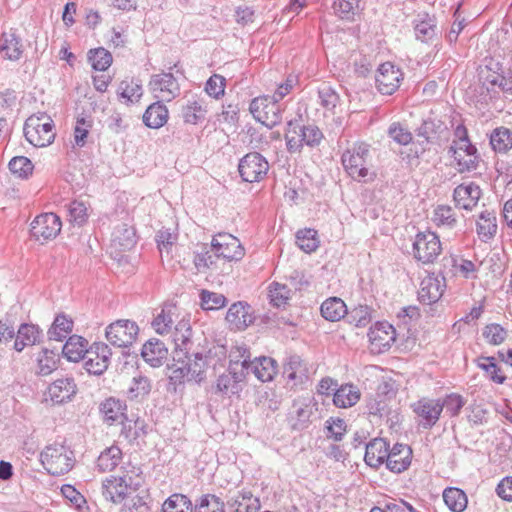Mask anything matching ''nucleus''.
<instances>
[{"label":"nucleus","mask_w":512,"mask_h":512,"mask_svg":"<svg viewBox=\"0 0 512 512\" xmlns=\"http://www.w3.org/2000/svg\"><path fill=\"white\" fill-rule=\"evenodd\" d=\"M207 366L206 357L202 352L178 350L173 352V362L168 365L170 379L175 382L195 381L204 379Z\"/></svg>","instance_id":"nucleus-1"},{"label":"nucleus","mask_w":512,"mask_h":512,"mask_svg":"<svg viewBox=\"0 0 512 512\" xmlns=\"http://www.w3.org/2000/svg\"><path fill=\"white\" fill-rule=\"evenodd\" d=\"M323 138L322 131L314 124L302 125L296 119L287 123L285 140L290 153H300L304 145L317 147Z\"/></svg>","instance_id":"nucleus-2"},{"label":"nucleus","mask_w":512,"mask_h":512,"mask_svg":"<svg viewBox=\"0 0 512 512\" xmlns=\"http://www.w3.org/2000/svg\"><path fill=\"white\" fill-rule=\"evenodd\" d=\"M341 162L354 180L366 181L369 175L370 146L363 142L354 144L342 154Z\"/></svg>","instance_id":"nucleus-3"},{"label":"nucleus","mask_w":512,"mask_h":512,"mask_svg":"<svg viewBox=\"0 0 512 512\" xmlns=\"http://www.w3.org/2000/svg\"><path fill=\"white\" fill-rule=\"evenodd\" d=\"M40 461L47 472L53 476L68 473L74 465V455L71 450L61 444H51L40 454Z\"/></svg>","instance_id":"nucleus-4"},{"label":"nucleus","mask_w":512,"mask_h":512,"mask_svg":"<svg viewBox=\"0 0 512 512\" xmlns=\"http://www.w3.org/2000/svg\"><path fill=\"white\" fill-rule=\"evenodd\" d=\"M139 474L135 468L131 471L123 472L122 475L110 476L102 483V494L106 500L113 503H121L127 496L129 490L135 491L139 482L136 481Z\"/></svg>","instance_id":"nucleus-5"},{"label":"nucleus","mask_w":512,"mask_h":512,"mask_svg":"<svg viewBox=\"0 0 512 512\" xmlns=\"http://www.w3.org/2000/svg\"><path fill=\"white\" fill-rule=\"evenodd\" d=\"M249 110L255 120L268 128H273L282 120L281 105L279 100L273 96L265 95L254 98L250 103Z\"/></svg>","instance_id":"nucleus-6"},{"label":"nucleus","mask_w":512,"mask_h":512,"mask_svg":"<svg viewBox=\"0 0 512 512\" xmlns=\"http://www.w3.org/2000/svg\"><path fill=\"white\" fill-rule=\"evenodd\" d=\"M441 252L439 237L430 231L419 232L412 246L413 257L423 264L433 263Z\"/></svg>","instance_id":"nucleus-7"},{"label":"nucleus","mask_w":512,"mask_h":512,"mask_svg":"<svg viewBox=\"0 0 512 512\" xmlns=\"http://www.w3.org/2000/svg\"><path fill=\"white\" fill-rule=\"evenodd\" d=\"M269 170L268 161L258 152H251L240 159L238 171L243 181H261Z\"/></svg>","instance_id":"nucleus-8"},{"label":"nucleus","mask_w":512,"mask_h":512,"mask_svg":"<svg viewBox=\"0 0 512 512\" xmlns=\"http://www.w3.org/2000/svg\"><path fill=\"white\" fill-rule=\"evenodd\" d=\"M137 324L130 320H117L106 328L107 340L116 347L131 345L138 334Z\"/></svg>","instance_id":"nucleus-9"},{"label":"nucleus","mask_w":512,"mask_h":512,"mask_svg":"<svg viewBox=\"0 0 512 512\" xmlns=\"http://www.w3.org/2000/svg\"><path fill=\"white\" fill-rule=\"evenodd\" d=\"M212 250L217 257L229 261H239L245 254L239 239L228 233H219L213 237Z\"/></svg>","instance_id":"nucleus-10"},{"label":"nucleus","mask_w":512,"mask_h":512,"mask_svg":"<svg viewBox=\"0 0 512 512\" xmlns=\"http://www.w3.org/2000/svg\"><path fill=\"white\" fill-rule=\"evenodd\" d=\"M61 220L54 213L37 216L31 223L30 233L36 240L47 241L55 238L61 231Z\"/></svg>","instance_id":"nucleus-11"},{"label":"nucleus","mask_w":512,"mask_h":512,"mask_svg":"<svg viewBox=\"0 0 512 512\" xmlns=\"http://www.w3.org/2000/svg\"><path fill=\"white\" fill-rule=\"evenodd\" d=\"M411 407L419 419L418 425L423 429H431L442 413L440 399L422 398L413 403Z\"/></svg>","instance_id":"nucleus-12"},{"label":"nucleus","mask_w":512,"mask_h":512,"mask_svg":"<svg viewBox=\"0 0 512 512\" xmlns=\"http://www.w3.org/2000/svg\"><path fill=\"white\" fill-rule=\"evenodd\" d=\"M111 357V351L105 343H94L84 358V368L89 374L101 375L108 366Z\"/></svg>","instance_id":"nucleus-13"},{"label":"nucleus","mask_w":512,"mask_h":512,"mask_svg":"<svg viewBox=\"0 0 512 512\" xmlns=\"http://www.w3.org/2000/svg\"><path fill=\"white\" fill-rule=\"evenodd\" d=\"M24 135L27 141L35 147H46L54 140L52 124L40 123L39 119H28L24 126Z\"/></svg>","instance_id":"nucleus-14"},{"label":"nucleus","mask_w":512,"mask_h":512,"mask_svg":"<svg viewBox=\"0 0 512 512\" xmlns=\"http://www.w3.org/2000/svg\"><path fill=\"white\" fill-rule=\"evenodd\" d=\"M241 367L245 376L252 373L258 380L262 382L271 381L277 373V363L271 357L261 356L253 360L244 359Z\"/></svg>","instance_id":"nucleus-15"},{"label":"nucleus","mask_w":512,"mask_h":512,"mask_svg":"<svg viewBox=\"0 0 512 512\" xmlns=\"http://www.w3.org/2000/svg\"><path fill=\"white\" fill-rule=\"evenodd\" d=\"M150 90L159 93L158 98L171 101L180 94V86L172 73H160L151 76Z\"/></svg>","instance_id":"nucleus-16"},{"label":"nucleus","mask_w":512,"mask_h":512,"mask_svg":"<svg viewBox=\"0 0 512 512\" xmlns=\"http://www.w3.org/2000/svg\"><path fill=\"white\" fill-rule=\"evenodd\" d=\"M402 72L392 63L386 62L380 65L376 75V84L381 94L391 95L399 87Z\"/></svg>","instance_id":"nucleus-17"},{"label":"nucleus","mask_w":512,"mask_h":512,"mask_svg":"<svg viewBox=\"0 0 512 512\" xmlns=\"http://www.w3.org/2000/svg\"><path fill=\"white\" fill-rule=\"evenodd\" d=\"M445 287L444 277L428 275L421 281L418 298L421 303L426 305L435 303L443 295Z\"/></svg>","instance_id":"nucleus-18"},{"label":"nucleus","mask_w":512,"mask_h":512,"mask_svg":"<svg viewBox=\"0 0 512 512\" xmlns=\"http://www.w3.org/2000/svg\"><path fill=\"white\" fill-rule=\"evenodd\" d=\"M226 321L229 323L230 329L232 330H245L254 321L251 307L244 302L232 304L227 311Z\"/></svg>","instance_id":"nucleus-19"},{"label":"nucleus","mask_w":512,"mask_h":512,"mask_svg":"<svg viewBox=\"0 0 512 512\" xmlns=\"http://www.w3.org/2000/svg\"><path fill=\"white\" fill-rule=\"evenodd\" d=\"M481 197V189L473 182L462 183L454 189L453 198L456 206L465 210H472Z\"/></svg>","instance_id":"nucleus-20"},{"label":"nucleus","mask_w":512,"mask_h":512,"mask_svg":"<svg viewBox=\"0 0 512 512\" xmlns=\"http://www.w3.org/2000/svg\"><path fill=\"white\" fill-rule=\"evenodd\" d=\"M386 467L394 473L405 471L411 464L412 450L406 444L396 443L389 447Z\"/></svg>","instance_id":"nucleus-21"},{"label":"nucleus","mask_w":512,"mask_h":512,"mask_svg":"<svg viewBox=\"0 0 512 512\" xmlns=\"http://www.w3.org/2000/svg\"><path fill=\"white\" fill-rule=\"evenodd\" d=\"M245 379V372L231 366L227 373L220 375L216 381V392L222 395H234L241 391V382Z\"/></svg>","instance_id":"nucleus-22"},{"label":"nucleus","mask_w":512,"mask_h":512,"mask_svg":"<svg viewBox=\"0 0 512 512\" xmlns=\"http://www.w3.org/2000/svg\"><path fill=\"white\" fill-rule=\"evenodd\" d=\"M283 374L293 386L303 385L309 379L307 364L298 355H291L284 363Z\"/></svg>","instance_id":"nucleus-23"},{"label":"nucleus","mask_w":512,"mask_h":512,"mask_svg":"<svg viewBox=\"0 0 512 512\" xmlns=\"http://www.w3.org/2000/svg\"><path fill=\"white\" fill-rule=\"evenodd\" d=\"M388 451L389 444L385 439L374 438L366 444L364 460L368 466L378 468L387 463Z\"/></svg>","instance_id":"nucleus-24"},{"label":"nucleus","mask_w":512,"mask_h":512,"mask_svg":"<svg viewBox=\"0 0 512 512\" xmlns=\"http://www.w3.org/2000/svg\"><path fill=\"white\" fill-rule=\"evenodd\" d=\"M447 132L445 123L437 117H428L424 119L422 124L416 129V135L424 140L421 144L433 143Z\"/></svg>","instance_id":"nucleus-25"},{"label":"nucleus","mask_w":512,"mask_h":512,"mask_svg":"<svg viewBox=\"0 0 512 512\" xmlns=\"http://www.w3.org/2000/svg\"><path fill=\"white\" fill-rule=\"evenodd\" d=\"M168 349L158 339L148 340L141 349V356L144 361L152 367H160L167 359Z\"/></svg>","instance_id":"nucleus-26"},{"label":"nucleus","mask_w":512,"mask_h":512,"mask_svg":"<svg viewBox=\"0 0 512 512\" xmlns=\"http://www.w3.org/2000/svg\"><path fill=\"white\" fill-rule=\"evenodd\" d=\"M77 386L72 377L55 380L48 388V393L54 403L61 404L71 399L76 393Z\"/></svg>","instance_id":"nucleus-27"},{"label":"nucleus","mask_w":512,"mask_h":512,"mask_svg":"<svg viewBox=\"0 0 512 512\" xmlns=\"http://www.w3.org/2000/svg\"><path fill=\"white\" fill-rule=\"evenodd\" d=\"M126 404L116 398H108L100 405V412L102 413L105 422L109 425L114 423H123L127 419L125 414Z\"/></svg>","instance_id":"nucleus-28"},{"label":"nucleus","mask_w":512,"mask_h":512,"mask_svg":"<svg viewBox=\"0 0 512 512\" xmlns=\"http://www.w3.org/2000/svg\"><path fill=\"white\" fill-rule=\"evenodd\" d=\"M177 308L173 304H164L161 311L155 315L152 321V327L156 333L160 335L168 334L171 331L172 325L174 324L177 314Z\"/></svg>","instance_id":"nucleus-29"},{"label":"nucleus","mask_w":512,"mask_h":512,"mask_svg":"<svg viewBox=\"0 0 512 512\" xmlns=\"http://www.w3.org/2000/svg\"><path fill=\"white\" fill-rule=\"evenodd\" d=\"M0 50L5 58L11 61L19 60L23 53L21 39L12 31L3 33L0 39Z\"/></svg>","instance_id":"nucleus-30"},{"label":"nucleus","mask_w":512,"mask_h":512,"mask_svg":"<svg viewBox=\"0 0 512 512\" xmlns=\"http://www.w3.org/2000/svg\"><path fill=\"white\" fill-rule=\"evenodd\" d=\"M87 344V340L81 336H70L62 348V353L69 361H84L86 351H88Z\"/></svg>","instance_id":"nucleus-31"},{"label":"nucleus","mask_w":512,"mask_h":512,"mask_svg":"<svg viewBox=\"0 0 512 512\" xmlns=\"http://www.w3.org/2000/svg\"><path fill=\"white\" fill-rule=\"evenodd\" d=\"M168 120V109L160 101L151 104L143 114L144 124L153 129H158L166 124Z\"/></svg>","instance_id":"nucleus-32"},{"label":"nucleus","mask_w":512,"mask_h":512,"mask_svg":"<svg viewBox=\"0 0 512 512\" xmlns=\"http://www.w3.org/2000/svg\"><path fill=\"white\" fill-rule=\"evenodd\" d=\"M192 330L188 320H180L172 334L173 342L175 344L174 352L178 350L191 351L193 342L191 341Z\"/></svg>","instance_id":"nucleus-33"},{"label":"nucleus","mask_w":512,"mask_h":512,"mask_svg":"<svg viewBox=\"0 0 512 512\" xmlns=\"http://www.w3.org/2000/svg\"><path fill=\"white\" fill-rule=\"evenodd\" d=\"M320 310L322 316L331 322H337L347 314L346 304L338 297H331L325 300L322 303Z\"/></svg>","instance_id":"nucleus-34"},{"label":"nucleus","mask_w":512,"mask_h":512,"mask_svg":"<svg viewBox=\"0 0 512 512\" xmlns=\"http://www.w3.org/2000/svg\"><path fill=\"white\" fill-rule=\"evenodd\" d=\"M40 331L33 324H22L17 332L14 348L21 352L26 346L34 345L39 341Z\"/></svg>","instance_id":"nucleus-35"},{"label":"nucleus","mask_w":512,"mask_h":512,"mask_svg":"<svg viewBox=\"0 0 512 512\" xmlns=\"http://www.w3.org/2000/svg\"><path fill=\"white\" fill-rule=\"evenodd\" d=\"M477 233L484 241L495 236L497 233V220L494 212L485 210L480 213L477 221Z\"/></svg>","instance_id":"nucleus-36"},{"label":"nucleus","mask_w":512,"mask_h":512,"mask_svg":"<svg viewBox=\"0 0 512 512\" xmlns=\"http://www.w3.org/2000/svg\"><path fill=\"white\" fill-rule=\"evenodd\" d=\"M112 241L121 250L131 249L136 243L134 228L127 224L117 226L112 233Z\"/></svg>","instance_id":"nucleus-37"},{"label":"nucleus","mask_w":512,"mask_h":512,"mask_svg":"<svg viewBox=\"0 0 512 512\" xmlns=\"http://www.w3.org/2000/svg\"><path fill=\"white\" fill-rule=\"evenodd\" d=\"M122 451L118 446L112 445L101 452L97 459V467L100 472L112 471L121 461Z\"/></svg>","instance_id":"nucleus-38"},{"label":"nucleus","mask_w":512,"mask_h":512,"mask_svg":"<svg viewBox=\"0 0 512 512\" xmlns=\"http://www.w3.org/2000/svg\"><path fill=\"white\" fill-rule=\"evenodd\" d=\"M360 399V393L353 385H344L338 388L333 395V402L337 407L347 408L355 405Z\"/></svg>","instance_id":"nucleus-39"},{"label":"nucleus","mask_w":512,"mask_h":512,"mask_svg":"<svg viewBox=\"0 0 512 512\" xmlns=\"http://www.w3.org/2000/svg\"><path fill=\"white\" fill-rule=\"evenodd\" d=\"M73 321L64 314H59L54 319L51 328L48 331L49 339L62 341L72 332Z\"/></svg>","instance_id":"nucleus-40"},{"label":"nucleus","mask_w":512,"mask_h":512,"mask_svg":"<svg viewBox=\"0 0 512 512\" xmlns=\"http://www.w3.org/2000/svg\"><path fill=\"white\" fill-rule=\"evenodd\" d=\"M443 500L453 512H462L467 506V496L459 488H446L443 492Z\"/></svg>","instance_id":"nucleus-41"},{"label":"nucleus","mask_w":512,"mask_h":512,"mask_svg":"<svg viewBox=\"0 0 512 512\" xmlns=\"http://www.w3.org/2000/svg\"><path fill=\"white\" fill-rule=\"evenodd\" d=\"M490 144L494 151L506 153L512 148V132L505 127L496 128L490 136Z\"/></svg>","instance_id":"nucleus-42"},{"label":"nucleus","mask_w":512,"mask_h":512,"mask_svg":"<svg viewBox=\"0 0 512 512\" xmlns=\"http://www.w3.org/2000/svg\"><path fill=\"white\" fill-rule=\"evenodd\" d=\"M191 500L183 494H173L165 500L162 512H192Z\"/></svg>","instance_id":"nucleus-43"},{"label":"nucleus","mask_w":512,"mask_h":512,"mask_svg":"<svg viewBox=\"0 0 512 512\" xmlns=\"http://www.w3.org/2000/svg\"><path fill=\"white\" fill-rule=\"evenodd\" d=\"M269 297L274 307L284 308L291 299V290L285 284L273 282L269 286Z\"/></svg>","instance_id":"nucleus-44"},{"label":"nucleus","mask_w":512,"mask_h":512,"mask_svg":"<svg viewBox=\"0 0 512 512\" xmlns=\"http://www.w3.org/2000/svg\"><path fill=\"white\" fill-rule=\"evenodd\" d=\"M58 361L59 357L57 353L48 348L43 349L37 358V373L43 376L49 375L57 368Z\"/></svg>","instance_id":"nucleus-45"},{"label":"nucleus","mask_w":512,"mask_h":512,"mask_svg":"<svg viewBox=\"0 0 512 512\" xmlns=\"http://www.w3.org/2000/svg\"><path fill=\"white\" fill-rule=\"evenodd\" d=\"M296 243L306 253L315 251L319 246L317 231L314 229L299 230L296 233Z\"/></svg>","instance_id":"nucleus-46"},{"label":"nucleus","mask_w":512,"mask_h":512,"mask_svg":"<svg viewBox=\"0 0 512 512\" xmlns=\"http://www.w3.org/2000/svg\"><path fill=\"white\" fill-rule=\"evenodd\" d=\"M88 60L91 63L93 69L98 71H105L110 67L113 58L108 50L100 47L89 51Z\"/></svg>","instance_id":"nucleus-47"},{"label":"nucleus","mask_w":512,"mask_h":512,"mask_svg":"<svg viewBox=\"0 0 512 512\" xmlns=\"http://www.w3.org/2000/svg\"><path fill=\"white\" fill-rule=\"evenodd\" d=\"M486 81L492 87L498 86L503 92L512 93V71L510 69L489 73Z\"/></svg>","instance_id":"nucleus-48"},{"label":"nucleus","mask_w":512,"mask_h":512,"mask_svg":"<svg viewBox=\"0 0 512 512\" xmlns=\"http://www.w3.org/2000/svg\"><path fill=\"white\" fill-rule=\"evenodd\" d=\"M218 258L215 252L212 250V246L209 248L206 244H203L195 251L194 264L198 271L202 272L206 269L211 268L214 264V259Z\"/></svg>","instance_id":"nucleus-49"},{"label":"nucleus","mask_w":512,"mask_h":512,"mask_svg":"<svg viewBox=\"0 0 512 512\" xmlns=\"http://www.w3.org/2000/svg\"><path fill=\"white\" fill-rule=\"evenodd\" d=\"M369 340L374 343L379 342L382 346H388L390 340H394V330L391 325L377 323L375 328H371L368 333Z\"/></svg>","instance_id":"nucleus-50"},{"label":"nucleus","mask_w":512,"mask_h":512,"mask_svg":"<svg viewBox=\"0 0 512 512\" xmlns=\"http://www.w3.org/2000/svg\"><path fill=\"white\" fill-rule=\"evenodd\" d=\"M347 321L356 327H366L370 324L371 309L367 305H359L346 314Z\"/></svg>","instance_id":"nucleus-51"},{"label":"nucleus","mask_w":512,"mask_h":512,"mask_svg":"<svg viewBox=\"0 0 512 512\" xmlns=\"http://www.w3.org/2000/svg\"><path fill=\"white\" fill-rule=\"evenodd\" d=\"M415 36L422 42H429L436 36L437 27L435 20L426 16L425 19L416 23L414 27Z\"/></svg>","instance_id":"nucleus-52"},{"label":"nucleus","mask_w":512,"mask_h":512,"mask_svg":"<svg viewBox=\"0 0 512 512\" xmlns=\"http://www.w3.org/2000/svg\"><path fill=\"white\" fill-rule=\"evenodd\" d=\"M8 166L12 174L22 179L28 178L34 168L31 160L24 156L13 157Z\"/></svg>","instance_id":"nucleus-53"},{"label":"nucleus","mask_w":512,"mask_h":512,"mask_svg":"<svg viewBox=\"0 0 512 512\" xmlns=\"http://www.w3.org/2000/svg\"><path fill=\"white\" fill-rule=\"evenodd\" d=\"M151 391V383L145 376L134 377L132 383L127 391V396L130 400L143 398Z\"/></svg>","instance_id":"nucleus-54"},{"label":"nucleus","mask_w":512,"mask_h":512,"mask_svg":"<svg viewBox=\"0 0 512 512\" xmlns=\"http://www.w3.org/2000/svg\"><path fill=\"white\" fill-rule=\"evenodd\" d=\"M201 307L204 310H217L226 305L227 299L221 293L202 290L200 294Z\"/></svg>","instance_id":"nucleus-55"},{"label":"nucleus","mask_w":512,"mask_h":512,"mask_svg":"<svg viewBox=\"0 0 512 512\" xmlns=\"http://www.w3.org/2000/svg\"><path fill=\"white\" fill-rule=\"evenodd\" d=\"M206 110L202 104L196 100L188 101L182 109V116L186 123L197 124L199 120L203 119Z\"/></svg>","instance_id":"nucleus-56"},{"label":"nucleus","mask_w":512,"mask_h":512,"mask_svg":"<svg viewBox=\"0 0 512 512\" xmlns=\"http://www.w3.org/2000/svg\"><path fill=\"white\" fill-rule=\"evenodd\" d=\"M465 404L466 400L457 393H451L444 399H440L442 411L445 409V412L451 417L457 416Z\"/></svg>","instance_id":"nucleus-57"},{"label":"nucleus","mask_w":512,"mask_h":512,"mask_svg":"<svg viewBox=\"0 0 512 512\" xmlns=\"http://www.w3.org/2000/svg\"><path fill=\"white\" fill-rule=\"evenodd\" d=\"M483 337L489 344L500 345L507 337V331L497 323L488 324L483 329Z\"/></svg>","instance_id":"nucleus-58"},{"label":"nucleus","mask_w":512,"mask_h":512,"mask_svg":"<svg viewBox=\"0 0 512 512\" xmlns=\"http://www.w3.org/2000/svg\"><path fill=\"white\" fill-rule=\"evenodd\" d=\"M478 367L487 372L490 379L495 383L502 384L506 380V377L499 373L500 369L495 363V359L493 357L479 358Z\"/></svg>","instance_id":"nucleus-59"},{"label":"nucleus","mask_w":512,"mask_h":512,"mask_svg":"<svg viewBox=\"0 0 512 512\" xmlns=\"http://www.w3.org/2000/svg\"><path fill=\"white\" fill-rule=\"evenodd\" d=\"M197 512H224V503L215 495L207 494L195 506Z\"/></svg>","instance_id":"nucleus-60"},{"label":"nucleus","mask_w":512,"mask_h":512,"mask_svg":"<svg viewBox=\"0 0 512 512\" xmlns=\"http://www.w3.org/2000/svg\"><path fill=\"white\" fill-rule=\"evenodd\" d=\"M388 135L399 145H408L412 142V133L399 122H393L388 129Z\"/></svg>","instance_id":"nucleus-61"},{"label":"nucleus","mask_w":512,"mask_h":512,"mask_svg":"<svg viewBox=\"0 0 512 512\" xmlns=\"http://www.w3.org/2000/svg\"><path fill=\"white\" fill-rule=\"evenodd\" d=\"M70 222L82 226L88 219L87 207L81 201H73L68 208Z\"/></svg>","instance_id":"nucleus-62"},{"label":"nucleus","mask_w":512,"mask_h":512,"mask_svg":"<svg viewBox=\"0 0 512 512\" xmlns=\"http://www.w3.org/2000/svg\"><path fill=\"white\" fill-rule=\"evenodd\" d=\"M118 90L121 98L126 99L127 102H138L142 96V86L137 83L132 82L130 85L128 82L122 81Z\"/></svg>","instance_id":"nucleus-63"},{"label":"nucleus","mask_w":512,"mask_h":512,"mask_svg":"<svg viewBox=\"0 0 512 512\" xmlns=\"http://www.w3.org/2000/svg\"><path fill=\"white\" fill-rule=\"evenodd\" d=\"M327 437L333 438L335 441H341L346 432V423L341 418L330 417L326 421Z\"/></svg>","instance_id":"nucleus-64"}]
</instances>
